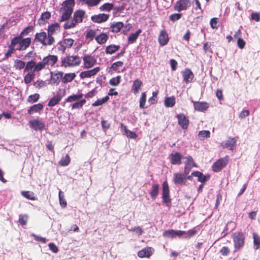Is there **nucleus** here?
<instances>
[{
    "label": "nucleus",
    "mask_w": 260,
    "mask_h": 260,
    "mask_svg": "<svg viewBox=\"0 0 260 260\" xmlns=\"http://www.w3.org/2000/svg\"><path fill=\"white\" fill-rule=\"evenodd\" d=\"M31 43V39L29 37L22 38L18 35L11 39L10 44L16 51H22L26 50Z\"/></svg>",
    "instance_id": "obj_1"
},
{
    "label": "nucleus",
    "mask_w": 260,
    "mask_h": 260,
    "mask_svg": "<svg viewBox=\"0 0 260 260\" xmlns=\"http://www.w3.org/2000/svg\"><path fill=\"white\" fill-rule=\"evenodd\" d=\"M86 12L82 9L76 10L74 14L71 21L66 22L63 27L65 29L73 28L76 27L77 24L81 23L83 22L85 17Z\"/></svg>",
    "instance_id": "obj_2"
},
{
    "label": "nucleus",
    "mask_w": 260,
    "mask_h": 260,
    "mask_svg": "<svg viewBox=\"0 0 260 260\" xmlns=\"http://www.w3.org/2000/svg\"><path fill=\"white\" fill-rule=\"evenodd\" d=\"M81 63V58L78 55H67L61 59L60 66L67 68H73L79 66Z\"/></svg>",
    "instance_id": "obj_3"
},
{
    "label": "nucleus",
    "mask_w": 260,
    "mask_h": 260,
    "mask_svg": "<svg viewBox=\"0 0 260 260\" xmlns=\"http://www.w3.org/2000/svg\"><path fill=\"white\" fill-rule=\"evenodd\" d=\"M231 237L234 242V251L240 250L244 245L245 239L244 234L242 232H235Z\"/></svg>",
    "instance_id": "obj_4"
},
{
    "label": "nucleus",
    "mask_w": 260,
    "mask_h": 260,
    "mask_svg": "<svg viewBox=\"0 0 260 260\" xmlns=\"http://www.w3.org/2000/svg\"><path fill=\"white\" fill-rule=\"evenodd\" d=\"M34 42L36 43H39L43 46H51L54 43L50 39L48 34L45 31H41L37 32L35 36Z\"/></svg>",
    "instance_id": "obj_5"
},
{
    "label": "nucleus",
    "mask_w": 260,
    "mask_h": 260,
    "mask_svg": "<svg viewBox=\"0 0 260 260\" xmlns=\"http://www.w3.org/2000/svg\"><path fill=\"white\" fill-rule=\"evenodd\" d=\"M58 59V56L55 55H48L44 57L42 61L40 62L42 70L45 69L46 66L53 67Z\"/></svg>",
    "instance_id": "obj_6"
},
{
    "label": "nucleus",
    "mask_w": 260,
    "mask_h": 260,
    "mask_svg": "<svg viewBox=\"0 0 260 260\" xmlns=\"http://www.w3.org/2000/svg\"><path fill=\"white\" fill-rule=\"evenodd\" d=\"M74 42V40L71 38L63 39L59 41L57 44V50L62 53H64L67 49L72 47Z\"/></svg>",
    "instance_id": "obj_7"
},
{
    "label": "nucleus",
    "mask_w": 260,
    "mask_h": 260,
    "mask_svg": "<svg viewBox=\"0 0 260 260\" xmlns=\"http://www.w3.org/2000/svg\"><path fill=\"white\" fill-rule=\"evenodd\" d=\"M42 71L40 62H37L34 60L28 61L25 65L24 72H34L39 73Z\"/></svg>",
    "instance_id": "obj_8"
},
{
    "label": "nucleus",
    "mask_w": 260,
    "mask_h": 260,
    "mask_svg": "<svg viewBox=\"0 0 260 260\" xmlns=\"http://www.w3.org/2000/svg\"><path fill=\"white\" fill-rule=\"evenodd\" d=\"M229 157L226 156L216 161L212 165V170L215 172H218L224 168L229 162Z\"/></svg>",
    "instance_id": "obj_9"
},
{
    "label": "nucleus",
    "mask_w": 260,
    "mask_h": 260,
    "mask_svg": "<svg viewBox=\"0 0 260 260\" xmlns=\"http://www.w3.org/2000/svg\"><path fill=\"white\" fill-rule=\"evenodd\" d=\"M162 199L163 202L166 203L167 206H169L171 202V199L170 196L169 186L167 181H165L162 184Z\"/></svg>",
    "instance_id": "obj_10"
},
{
    "label": "nucleus",
    "mask_w": 260,
    "mask_h": 260,
    "mask_svg": "<svg viewBox=\"0 0 260 260\" xmlns=\"http://www.w3.org/2000/svg\"><path fill=\"white\" fill-rule=\"evenodd\" d=\"M66 94V91L65 89H59L57 92L56 94L52 98L48 103L49 107H53L59 103L61 101V99L65 96Z\"/></svg>",
    "instance_id": "obj_11"
},
{
    "label": "nucleus",
    "mask_w": 260,
    "mask_h": 260,
    "mask_svg": "<svg viewBox=\"0 0 260 260\" xmlns=\"http://www.w3.org/2000/svg\"><path fill=\"white\" fill-rule=\"evenodd\" d=\"M173 181L176 185H185L187 182L186 176L183 173H174L173 175Z\"/></svg>",
    "instance_id": "obj_12"
},
{
    "label": "nucleus",
    "mask_w": 260,
    "mask_h": 260,
    "mask_svg": "<svg viewBox=\"0 0 260 260\" xmlns=\"http://www.w3.org/2000/svg\"><path fill=\"white\" fill-rule=\"evenodd\" d=\"M155 250L152 247L147 246L139 251L137 253L138 257L141 258H149L154 253Z\"/></svg>",
    "instance_id": "obj_13"
},
{
    "label": "nucleus",
    "mask_w": 260,
    "mask_h": 260,
    "mask_svg": "<svg viewBox=\"0 0 260 260\" xmlns=\"http://www.w3.org/2000/svg\"><path fill=\"white\" fill-rule=\"evenodd\" d=\"M60 31V25L58 23H55L54 24H51L49 25L47 29V33L50 39H51V41H53V43L55 42V39L53 37V35L58 33Z\"/></svg>",
    "instance_id": "obj_14"
},
{
    "label": "nucleus",
    "mask_w": 260,
    "mask_h": 260,
    "mask_svg": "<svg viewBox=\"0 0 260 260\" xmlns=\"http://www.w3.org/2000/svg\"><path fill=\"white\" fill-rule=\"evenodd\" d=\"M83 60L85 69L91 68L96 63V59L95 57L90 54L84 55Z\"/></svg>",
    "instance_id": "obj_15"
},
{
    "label": "nucleus",
    "mask_w": 260,
    "mask_h": 260,
    "mask_svg": "<svg viewBox=\"0 0 260 260\" xmlns=\"http://www.w3.org/2000/svg\"><path fill=\"white\" fill-rule=\"evenodd\" d=\"M110 15L106 13H99L91 17V20L96 23H102L109 20Z\"/></svg>",
    "instance_id": "obj_16"
},
{
    "label": "nucleus",
    "mask_w": 260,
    "mask_h": 260,
    "mask_svg": "<svg viewBox=\"0 0 260 260\" xmlns=\"http://www.w3.org/2000/svg\"><path fill=\"white\" fill-rule=\"evenodd\" d=\"M193 108L196 111L205 112L209 107V104L206 102L193 101Z\"/></svg>",
    "instance_id": "obj_17"
},
{
    "label": "nucleus",
    "mask_w": 260,
    "mask_h": 260,
    "mask_svg": "<svg viewBox=\"0 0 260 260\" xmlns=\"http://www.w3.org/2000/svg\"><path fill=\"white\" fill-rule=\"evenodd\" d=\"M176 117L178 119V124L181 128L184 129H187L189 123L188 117L183 113L177 114Z\"/></svg>",
    "instance_id": "obj_18"
},
{
    "label": "nucleus",
    "mask_w": 260,
    "mask_h": 260,
    "mask_svg": "<svg viewBox=\"0 0 260 260\" xmlns=\"http://www.w3.org/2000/svg\"><path fill=\"white\" fill-rule=\"evenodd\" d=\"M29 125L30 128L36 131H42L45 128V126L44 122L38 119H35L29 121Z\"/></svg>",
    "instance_id": "obj_19"
},
{
    "label": "nucleus",
    "mask_w": 260,
    "mask_h": 260,
    "mask_svg": "<svg viewBox=\"0 0 260 260\" xmlns=\"http://www.w3.org/2000/svg\"><path fill=\"white\" fill-rule=\"evenodd\" d=\"M190 0H179L174 6V9L178 12L185 10L190 6Z\"/></svg>",
    "instance_id": "obj_20"
},
{
    "label": "nucleus",
    "mask_w": 260,
    "mask_h": 260,
    "mask_svg": "<svg viewBox=\"0 0 260 260\" xmlns=\"http://www.w3.org/2000/svg\"><path fill=\"white\" fill-rule=\"evenodd\" d=\"M101 69L99 67H95L91 70L83 71L80 74V77L81 79L90 78L95 76L100 71Z\"/></svg>",
    "instance_id": "obj_21"
},
{
    "label": "nucleus",
    "mask_w": 260,
    "mask_h": 260,
    "mask_svg": "<svg viewBox=\"0 0 260 260\" xmlns=\"http://www.w3.org/2000/svg\"><path fill=\"white\" fill-rule=\"evenodd\" d=\"M182 75L183 81L186 84L192 82L194 77L193 72L190 69L188 68L185 69L182 71Z\"/></svg>",
    "instance_id": "obj_22"
},
{
    "label": "nucleus",
    "mask_w": 260,
    "mask_h": 260,
    "mask_svg": "<svg viewBox=\"0 0 260 260\" xmlns=\"http://www.w3.org/2000/svg\"><path fill=\"white\" fill-rule=\"evenodd\" d=\"M170 163L173 165H180L182 158V155L178 152L171 153L169 155Z\"/></svg>",
    "instance_id": "obj_23"
},
{
    "label": "nucleus",
    "mask_w": 260,
    "mask_h": 260,
    "mask_svg": "<svg viewBox=\"0 0 260 260\" xmlns=\"http://www.w3.org/2000/svg\"><path fill=\"white\" fill-rule=\"evenodd\" d=\"M169 41L168 34L165 30H161L160 31L158 38V41L160 46H165L168 44Z\"/></svg>",
    "instance_id": "obj_24"
},
{
    "label": "nucleus",
    "mask_w": 260,
    "mask_h": 260,
    "mask_svg": "<svg viewBox=\"0 0 260 260\" xmlns=\"http://www.w3.org/2000/svg\"><path fill=\"white\" fill-rule=\"evenodd\" d=\"M50 83L52 84L57 85L62 80L63 73L61 71H58L57 73H51Z\"/></svg>",
    "instance_id": "obj_25"
},
{
    "label": "nucleus",
    "mask_w": 260,
    "mask_h": 260,
    "mask_svg": "<svg viewBox=\"0 0 260 260\" xmlns=\"http://www.w3.org/2000/svg\"><path fill=\"white\" fill-rule=\"evenodd\" d=\"M75 4L74 0H66L62 3L61 7L59 9V12H61L62 10L73 12V8Z\"/></svg>",
    "instance_id": "obj_26"
},
{
    "label": "nucleus",
    "mask_w": 260,
    "mask_h": 260,
    "mask_svg": "<svg viewBox=\"0 0 260 260\" xmlns=\"http://www.w3.org/2000/svg\"><path fill=\"white\" fill-rule=\"evenodd\" d=\"M237 141V140L235 138L229 137L228 140L223 142L221 145L223 148L233 150L236 146Z\"/></svg>",
    "instance_id": "obj_27"
},
{
    "label": "nucleus",
    "mask_w": 260,
    "mask_h": 260,
    "mask_svg": "<svg viewBox=\"0 0 260 260\" xmlns=\"http://www.w3.org/2000/svg\"><path fill=\"white\" fill-rule=\"evenodd\" d=\"M44 106L41 103L35 104L29 107L27 110V113L29 115L33 114L35 113H39L43 109Z\"/></svg>",
    "instance_id": "obj_28"
},
{
    "label": "nucleus",
    "mask_w": 260,
    "mask_h": 260,
    "mask_svg": "<svg viewBox=\"0 0 260 260\" xmlns=\"http://www.w3.org/2000/svg\"><path fill=\"white\" fill-rule=\"evenodd\" d=\"M123 27L124 24L122 22H114L110 25V31L114 33H118L120 31L121 28Z\"/></svg>",
    "instance_id": "obj_29"
},
{
    "label": "nucleus",
    "mask_w": 260,
    "mask_h": 260,
    "mask_svg": "<svg viewBox=\"0 0 260 260\" xmlns=\"http://www.w3.org/2000/svg\"><path fill=\"white\" fill-rule=\"evenodd\" d=\"M142 86L143 82L140 79H137L134 81L132 85V90L135 95H136L139 92Z\"/></svg>",
    "instance_id": "obj_30"
},
{
    "label": "nucleus",
    "mask_w": 260,
    "mask_h": 260,
    "mask_svg": "<svg viewBox=\"0 0 260 260\" xmlns=\"http://www.w3.org/2000/svg\"><path fill=\"white\" fill-rule=\"evenodd\" d=\"M192 175H193L194 177H197L198 181L202 183L205 182L210 177L209 175L206 176L200 171H194L192 173Z\"/></svg>",
    "instance_id": "obj_31"
},
{
    "label": "nucleus",
    "mask_w": 260,
    "mask_h": 260,
    "mask_svg": "<svg viewBox=\"0 0 260 260\" xmlns=\"http://www.w3.org/2000/svg\"><path fill=\"white\" fill-rule=\"evenodd\" d=\"M51 17V13L49 12H45L43 13L39 19L38 23L40 25L45 24Z\"/></svg>",
    "instance_id": "obj_32"
},
{
    "label": "nucleus",
    "mask_w": 260,
    "mask_h": 260,
    "mask_svg": "<svg viewBox=\"0 0 260 260\" xmlns=\"http://www.w3.org/2000/svg\"><path fill=\"white\" fill-rule=\"evenodd\" d=\"M76 76L75 73H66L62 76L61 82L64 84L71 82L75 78Z\"/></svg>",
    "instance_id": "obj_33"
},
{
    "label": "nucleus",
    "mask_w": 260,
    "mask_h": 260,
    "mask_svg": "<svg viewBox=\"0 0 260 260\" xmlns=\"http://www.w3.org/2000/svg\"><path fill=\"white\" fill-rule=\"evenodd\" d=\"M159 185L158 184H153L152 185L151 189L149 192V194L152 200H155L157 198L159 192Z\"/></svg>",
    "instance_id": "obj_34"
},
{
    "label": "nucleus",
    "mask_w": 260,
    "mask_h": 260,
    "mask_svg": "<svg viewBox=\"0 0 260 260\" xmlns=\"http://www.w3.org/2000/svg\"><path fill=\"white\" fill-rule=\"evenodd\" d=\"M109 39L108 35L102 32L99 35L95 37V40L99 44H105Z\"/></svg>",
    "instance_id": "obj_35"
},
{
    "label": "nucleus",
    "mask_w": 260,
    "mask_h": 260,
    "mask_svg": "<svg viewBox=\"0 0 260 260\" xmlns=\"http://www.w3.org/2000/svg\"><path fill=\"white\" fill-rule=\"evenodd\" d=\"M120 47L119 45H116L114 44H111L107 46L105 49V53L107 54H112L119 50Z\"/></svg>",
    "instance_id": "obj_36"
},
{
    "label": "nucleus",
    "mask_w": 260,
    "mask_h": 260,
    "mask_svg": "<svg viewBox=\"0 0 260 260\" xmlns=\"http://www.w3.org/2000/svg\"><path fill=\"white\" fill-rule=\"evenodd\" d=\"M124 63L122 61H118L112 64L109 70L111 72L120 73L119 69L123 67Z\"/></svg>",
    "instance_id": "obj_37"
},
{
    "label": "nucleus",
    "mask_w": 260,
    "mask_h": 260,
    "mask_svg": "<svg viewBox=\"0 0 260 260\" xmlns=\"http://www.w3.org/2000/svg\"><path fill=\"white\" fill-rule=\"evenodd\" d=\"M61 14L60 21L63 22L69 20L73 12L67 11L66 10H62L61 12H59Z\"/></svg>",
    "instance_id": "obj_38"
},
{
    "label": "nucleus",
    "mask_w": 260,
    "mask_h": 260,
    "mask_svg": "<svg viewBox=\"0 0 260 260\" xmlns=\"http://www.w3.org/2000/svg\"><path fill=\"white\" fill-rule=\"evenodd\" d=\"M114 8V4L106 3L99 7V10L102 12H110Z\"/></svg>",
    "instance_id": "obj_39"
},
{
    "label": "nucleus",
    "mask_w": 260,
    "mask_h": 260,
    "mask_svg": "<svg viewBox=\"0 0 260 260\" xmlns=\"http://www.w3.org/2000/svg\"><path fill=\"white\" fill-rule=\"evenodd\" d=\"M101 0H80L82 4H86L88 7H92L98 6Z\"/></svg>",
    "instance_id": "obj_40"
},
{
    "label": "nucleus",
    "mask_w": 260,
    "mask_h": 260,
    "mask_svg": "<svg viewBox=\"0 0 260 260\" xmlns=\"http://www.w3.org/2000/svg\"><path fill=\"white\" fill-rule=\"evenodd\" d=\"M25 62L20 59H15L13 67L15 70H21L25 68Z\"/></svg>",
    "instance_id": "obj_41"
},
{
    "label": "nucleus",
    "mask_w": 260,
    "mask_h": 260,
    "mask_svg": "<svg viewBox=\"0 0 260 260\" xmlns=\"http://www.w3.org/2000/svg\"><path fill=\"white\" fill-rule=\"evenodd\" d=\"M36 73H34V72H29L25 75L24 77V81L25 84L30 83L35 78Z\"/></svg>",
    "instance_id": "obj_42"
},
{
    "label": "nucleus",
    "mask_w": 260,
    "mask_h": 260,
    "mask_svg": "<svg viewBox=\"0 0 260 260\" xmlns=\"http://www.w3.org/2000/svg\"><path fill=\"white\" fill-rule=\"evenodd\" d=\"M142 32L141 29H138L136 32L131 34L128 38V41L130 43H134L138 39L139 35Z\"/></svg>",
    "instance_id": "obj_43"
},
{
    "label": "nucleus",
    "mask_w": 260,
    "mask_h": 260,
    "mask_svg": "<svg viewBox=\"0 0 260 260\" xmlns=\"http://www.w3.org/2000/svg\"><path fill=\"white\" fill-rule=\"evenodd\" d=\"M175 103V98L174 96L165 98V105L166 107H173Z\"/></svg>",
    "instance_id": "obj_44"
},
{
    "label": "nucleus",
    "mask_w": 260,
    "mask_h": 260,
    "mask_svg": "<svg viewBox=\"0 0 260 260\" xmlns=\"http://www.w3.org/2000/svg\"><path fill=\"white\" fill-rule=\"evenodd\" d=\"M185 161L184 165L191 167H197V165L194 162L192 157L190 155H188L184 157Z\"/></svg>",
    "instance_id": "obj_45"
},
{
    "label": "nucleus",
    "mask_w": 260,
    "mask_h": 260,
    "mask_svg": "<svg viewBox=\"0 0 260 260\" xmlns=\"http://www.w3.org/2000/svg\"><path fill=\"white\" fill-rule=\"evenodd\" d=\"M34 26L29 25L25 27L18 36L23 38V37L28 35L30 32L33 31L34 30Z\"/></svg>",
    "instance_id": "obj_46"
},
{
    "label": "nucleus",
    "mask_w": 260,
    "mask_h": 260,
    "mask_svg": "<svg viewBox=\"0 0 260 260\" xmlns=\"http://www.w3.org/2000/svg\"><path fill=\"white\" fill-rule=\"evenodd\" d=\"M71 159L69 155L67 154L64 157H62L58 161V164L62 167L67 166L70 162Z\"/></svg>",
    "instance_id": "obj_47"
},
{
    "label": "nucleus",
    "mask_w": 260,
    "mask_h": 260,
    "mask_svg": "<svg viewBox=\"0 0 260 260\" xmlns=\"http://www.w3.org/2000/svg\"><path fill=\"white\" fill-rule=\"evenodd\" d=\"M83 94L82 93H80L79 94H73L72 95L69 96L67 99H66V101L67 103H71L81 99L83 98Z\"/></svg>",
    "instance_id": "obj_48"
},
{
    "label": "nucleus",
    "mask_w": 260,
    "mask_h": 260,
    "mask_svg": "<svg viewBox=\"0 0 260 260\" xmlns=\"http://www.w3.org/2000/svg\"><path fill=\"white\" fill-rule=\"evenodd\" d=\"M21 194L27 199L30 200H35L36 199L35 193L30 191H22Z\"/></svg>",
    "instance_id": "obj_49"
},
{
    "label": "nucleus",
    "mask_w": 260,
    "mask_h": 260,
    "mask_svg": "<svg viewBox=\"0 0 260 260\" xmlns=\"http://www.w3.org/2000/svg\"><path fill=\"white\" fill-rule=\"evenodd\" d=\"M199 139L201 141H204L205 139L210 138V132L209 131H201L198 134Z\"/></svg>",
    "instance_id": "obj_50"
},
{
    "label": "nucleus",
    "mask_w": 260,
    "mask_h": 260,
    "mask_svg": "<svg viewBox=\"0 0 260 260\" xmlns=\"http://www.w3.org/2000/svg\"><path fill=\"white\" fill-rule=\"evenodd\" d=\"M109 100V98L108 95L104 97L101 99H98L95 102L92 104L93 107H96L103 105V104L107 102Z\"/></svg>",
    "instance_id": "obj_51"
},
{
    "label": "nucleus",
    "mask_w": 260,
    "mask_h": 260,
    "mask_svg": "<svg viewBox=\"0 0 260 260\" xmlns=\"http://www.w3.org/2000/svg\"><path fill=\"white\" fill-rule=\"evenodd\" d=\"M253 244L255 249H257L260 247V237L256 234H253Z\"/></svg>",
    "instance_id": "obj_52"
},
{
    "label": "nucleus",
    "mask_w": 260,
    "mask_h": 260,
    "mask_svg": "<svg viewBox=\"0 0 260 260\" xmlns=\"http://www.w3.org/2000/svg\"><path fill=\"white\" fill-rule=\"evenodd\" d=\"M40 94L39 93H35L34 94H31L28 96L27 102L29 103L32 104L34 103L37 102L40 99Z\"/></svg>",
    "instance_id": "obj_53"
},
{
    "label": "nucleus",
    "mask_w": 260,
    "mask_h": 260,
    "mask_svg": "<svg viewBox=\"0 0 260 260\" xmlns=\"http://www.w3.org/2000/svg\"><path fill=\"white\" fill-rule=\"evenodd\" d=\"M59 204L62 208L66 207L67 205V201L64 198V195L63 192L61 191H59Z\"/></svg>",
    "instance_id": "obj_54"
},
{
    "label": "nucleus",
    "mask_w": 260,
    "mask_h": 260,
    "mask_svg": "<svg viewBox=\"0 0 260 260\" xmlns=\"http://www.w3.org/2000/svg\"><path fill=\"white\" fill-rule=\"evenodd\" d=\"M86 101L85 99H83L80 101L74 103L72 106V109H78L81 108L85 103Z\"/></svg>",
    "instance_id": "obj_55"
},
{
    "label": "nucleus",
    "mask_w": 260,
    "mask_h": 260,
    "mask_svg": "<svg viewBox=\"0 0 260 260\" xmlns=\"http://www.w3.org/2000/svg\"><path fill=\"white\" fill-rule=\"evenodd\" d=\"M121 77L120 76H117L116 77H113L110 79L109 83L112 86H117L120 82Z\"/></svg>",
    "instance_id": "obj_56"
},
{
    "label": "nucleus",
    "mask_w": 260,
    "mask_h": 260,
    "mask_svg": "<svg viewBox=\"0 0 260 260\" xmlns=\"http://www.w3.org/2000/svg\"><path fill=\"white\" fill-rule=\"evenodd\" d=\"M146 101V94L145 92H142L141 96L140 99V107L141 108H144L145 103Z\"/></svg>",
    "instance_id": "obj_57"
},
{
    "label": "nucleus",
    "mask_w": 260,
    "mask_h": 260,
    "mask_svg": "<svg viewBox=\"0 0 260 260\" xmlns=\"http://www.w3.org/2000/svg\"><path fill=\"white\" fill-rule=\"evenodd\" d=\"M96 35V31L95 30L90 29L87 31L86 34V39H89L90 40H92Z\"/></svg>",
    "instance_id": "obj_58"
},
{
    "label": "nucleus",
    "mask_w": 260,
    "mask_h": 260,
    "mask_svg": "<svg viewBox=\"0 0 260 260\" xmlns=\"http://www.w3.org/2000/svg\"><path fill=\"white\" fill-rule=\"evenodd\" d=\"M219 19L216 17L212 18L210 21V24L212 29H217L218 26L217 25Z\"/></svg>",
    "instance_id": "obj_59"
},
{
    "label": "nucleus",
    "mask_w": 260,
    "mask_h": 260,
    "mask_svg": "<svg viewBox=\"0 0 260 260\" xmlns=\"http://www.w3.org/2000/svg\"><path fill=\"white\" fill-rule=\"evenodd\" d=\"M15 51H16L15 49H14V48L12 46L11 44H10L8 46V49L7 52L5 54V57L7 58L9 57Z\"/></svg>",
    "instance_id": "obj_60"
},
{
    "label": "nucleus",
    "mask_w": 260,
    "mask_h": 260,
    "mask_svg": "<svg viewBox=\"0 0 260 260\" xmlns=\"http://www.w3.org/2000/svg\"><path fill=\"white\" fill-rule=\"evenodd\" d=\"M28 220L27 215H20L19 217V222L22 225H26Z\"/></svg>",
    "instance_id": "obj_61"
},
{
    "label": "nucleus",
    "mask_w": 260,
    "mask_h": 260,
    "mask_svg": "<svg viewBox=\"0 0 260 260\" xmlns=\"http://www.w3.org/2000/svg\"><path fill=\"white\" fill-rule=\"evenodd\" d=\"M164 236L168 238H174L175 237V230H169L166 231L164 234Z\"/></svg>",
    "instance_id": "obj_62"
},
{
    "label": "nucleus",
    "mask_w": 260,
    "mask_h": 260,
    "mask_svg": "<svg viewBox=\"0 0 260 260\" xmlns=\"http://www.w3.org/2000/svg\"><path fill=\"white\" fill-rule=\"evenodd\" d=\"M182 16V14L180 13H175L171 15L170 16V20L171 21L174 22L176 20H178L181 18Z\"/></svg>",
    "instance_id": "obj_63"
},
{
    "label": "nucleus",
    "mask_w": 260,
    "mask_h": 260,
    "mask_svg": "<svg viewBox=\"0 0 260 260\" xmlns=\"http://www.w3.org/2000/svg\"><path fill=\"white\" fill-rule=\"evenodd\" d=\"M230 252V249L227 246H223L220 250V253L222 256H227Z\"/></svg>",
    "instance_id": "obj_64"
}]
</instances>
